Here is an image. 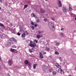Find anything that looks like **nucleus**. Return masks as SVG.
I'll list each match as a JSON object with an SVG mask.
<instances>
[{
    "mask_svg": "<svg viewBox=\"0 0 76 76\" xmlns=\"http://www.w3.org/2000/svg\"><path fill=\"white\" fill-rule=\"evenodd\" d=\"M48 25L49 28L53 32L55 30V27H54V24L52 22H49L48 24Z\"/></svg>",
    "mask_w": 76,
    "mask_h": 76,
    "instance_id": "f257e3e1",
    "label": "nucleus"
},
{
    "mask_svg": "<svg viewBox=\"0 0 76 76\" xmlns=\"http://www.w3.org/2000/svg\"><path fill=\"white\" fill-rule=\"evenodd\" d=\"M8 63L9 66H11L13 64V61L12 60L10 59L8 61Z\"/></svg>",
    "mask_w": 76,
    "mask_h": 76,
    "instance_id": "f03ea898",
    "label": "nucleus"
},
{
    "mask_svg": "<svg viewBox=\"0 0 76 76\" xmlns=\"http://www.w3.org/2000/svg\"><path fill=\"white\" fill-rule=\"evenodd\" d=\"M58 4L59 7H61L62 6V5L61 4V1H60L59 0L58 1Z\"/></svg>",
    "mask_w": 76,
    "mask_h": 76,
    "instance_id": "7ed1b4c3",
    "label": "nucleus"
},
{
    "mask_svg": "<svg viewBox=\"0 0 76 76\" xmlns=\"http://www.w3.org/2000/svg\"><path fill=\"white\" fill-rule=\"evenodd\" d=\"M10 40L11 42H17V41H16L14 38H10Z\"/></svg>",
    "mask_w": 76,
    "mask_h": 76,
    "instance_id": "20e7f679",
    "label": "nucleus"
},
{
    "mask_svg": "<svg viewBox=\"0 0 76 76\" xmlns=\"http://www.w3.org/2000/svg\"><path fill=\"white\" fill-rule=\"evenodd\" d=\"M63 12L66 13L67 12V8L65 7H63Z\"/></svg>",
    "mask_w": 76,
    "mask_h": 76,
    "instance_id": "39448f33",
    "label": "nucleus"
},
{
    "mask_svg": "<svg viewBox=\"0 0 76 76\" xmlns=\"http://www.w3.org/2000/svg\"><path fill=\"white\" fill-rule=\"evenodd\" d=\"M19 28L20 29V31L21 32H23V31H24V29L23 27H20Z\"/></svg>",
    "mask_w": 76,
    "mask_h": 76,
    "instance_id": "423d86ee",
    "label": "nucleus"
},
{
    "mask_svg": "<svg viewBox=\"0 0 76 76\" xmlns=\"http://www.w3.org/2000/svg\"><path fill=\"white\" fill-rule=\"evenodd\" d=\"M10 50L11 52H15L16 53H18V51L16 49L11 48Z\"/></svg>",
    "mask_w": 76,
    "mask_h": 76,
    "instance_id": "0eeeda50",
    "label": "nucleus"
},
{
    "mask_svg": "<svg viewBox=\"0 0 76 76\" xmlns=\"http://www.w3.org/2000/svg\"><path fill=\"white\" fill-rule=\"evenodd\" d=\"M40 12L41 13H45V10L42 9L41 8L40 10Z\"/></svg>",
    "mask_w": 76,
    "mask_h": 76,
    "instance_id": "6e6552de",
    "label": "nucleus"
},
{
    "mask_svg": "<svg viewBox=\"0 0 76 76\" xmlns=\"http://www.w3.org/2000/svg\"><path fill=\"white\" fill-rule=\"evenodd\" d=\"M10 45H11V43H10V42H8L7 43L6 46H7V47H10Z\"/></svg>",
    "mask_w": 76,
    "mask_h": 76,
    "instance_id": "1a4fd4ad",
    "label": "nucleus"
},
{
    "mask_svg": "<svg viewBox=\"0 0 76 76\" xmlns=\"http://www.w3.org/2000/svg\"><path fill=\"white\" fill-rule=\"evenodd\" d=\"M39 57L41 58L42 59L43 58V55L42 54V53H39Z\"/></svg>",
    "mask_w": 76,
    "mask_h": 76,
    "instance_id": "9d476101",
    "label": "nucleus"
},
{
    "mask_svg": "<svg viewBox=\"0 0 76 76\" xmlns=\"http://www.w3.org/2000/svg\"><path fill=\"white\" fill-rule=\"evenodd\" d=\"M36 37L37 39H39L41 37H42V36L41 35H37L36 36Z\"/></svg>",
    "mask_w": 76,
    "mask_h": 76,
    "instance_id": "9b49d317",
    "label": "nucleus"
},
{
    "mask_svg": "<svg viewBox=\"0 0 76 76\" xmlns=\"http://www.w3.org/2000/svg\"><path fill=\"white\" fill-rule=\"evenodd\" d=\"M46 67V66H45V65H43L42 66V70H44L45 69Z\"/></svg>",
    "mask_w": 76,
    "mask_h": 76,
    "instance_id": "f8f14e48",
    "label": "nucleus"
},
{
    "mask_svg": "<svg viewBox=\"0 0 76 76\" xmlns=\"http://www.w3.org/2000/svg\"><path fill=\"white\" fill-rule=\"evenodd\" d=\"M37 33L39 34H41V33L44 32V31H42L41 30H39L37 31Z\"/></svg>",
    "mask_w": 76,
    "mask_h": 76,
    "instance_id": "ddd939ff",
    "label": "nucleus"
},
{
    "mask_svg": "<svg viewBox=\"0 0 76 76\" xmlns=\"http://www.w3.org/2000/svg\"><path fill=\"white\" fill-rule=\"evenodd\" d=\"M37 66V64H34L33 66V69H35V68H36V67Z\"/></svg>",
    "mask_w": 76,
    "mask_h": 76,
    "instance_id": "4468645a",
    "label": "nucleus"
},
{
    "mask_svg": "<svg viewBox=\"0 0 76 76\" xmlns=\"http://www.w3.org/2000/svg\"><path fill=\"white\" fill-rule=\"evenodd\" d=\"M37 42H38V41L37 40H34L33 42V43L34 44H36Z\"/></svg>",
    "mask_w": 76,
    "mask_h": 76,
    "instance_id": "2eb2a0df",
    "label": "nucleus"
},
{
    "mask_svg": "<svg viewBox=\"0 0 76 76\" xmlns=\"http://www.w3.org/2000/svg\"><path fill=\"white\" fill-rule=\"evenodd\" d=\"M29 62H28V60H26L24 61V63L25 64H27Z\"/></svg>",
    "mask_w": 76,
    "mask_h": 76,
    "instance_id": "dca6fc26",
    "label": "nucleus"
},
{
    "mask_svg": "<svg viewBox=\"0 0 76 76\" xmlns=\"http://www.w3.org/2000/svg\"><path fill=\"white\" fill-rule=\"evenodd\" d=\"M60 37H63L64 36V34L61 33L59 34Z\"/></svg>",
    "mask_w": 76,
    "mask_h": 76,
    "instance_id": "f3484780",
    "label": "nucleus"
},
{
    "mask_svg": "<svg viewBox=\"0 0 76 76\" xmlns=\"http://www.w3.org/2000/svg\"><path fill=\"white\" fill-rule=\"evenodd\" d=\"M52 73L53 75H56V74H57V72H56V71H53L52 72Z\"/></svg>",
    "mask_w": 76,
    "mask_h": 76,
    "instance_id": "a211bd4d",
    "label": "nucleus"
},
{
    "mask_svg": "<svg viewBox=\"0 0 76 76\" xmlns=\"http://www.w3.org/2000/svg\"><path fill=\"white\" fill-rule=\"evenodd\" d=\"M0 26L2 27H5V26L3 24L0 23Z\"/></svg>",
    "mask_w": 76,
    "mask_h": 76,
    "instance_id": "6ab92c4d",
    "label": "nucleus"
},
{
    "mask_svg": "<svg viewBox=\"0 0 76 76\" xmlns=\"http://www.w3.org/2000/svg\"><path fill=\"white\" fill-rule=\"evenodd\" d=\"M24 34L26 35H28V32L27 31H25L24 33Z\"/></svg>",
    "mask_w": 76,
    "mask_h": 76,
    "instance_id": "aec40b11",
    "label": "nucleus"
},
{
    "mask_svg": "<svg viewBox=\"0 0 76 76\" xmlns=\"http://www.w3.org/2000/svg\"><path fill=\"white\" fill-rule=\"evenodd\" d=\"M49 70L50 72H53V69L52 68L49 69Z\"/></svg>",
    "mask_w": 76,
    "mask_h": 76,
    "instance_id": "412c9836",
    "label": "nucleus"
},
{
    "mask_svg": "<svg viewBox=\"0 0 76 76\" xmlns=\"http://www.w3.org/2000/svg\"><path fill=\"white\" fill-rule=\"evenodd\" d=\"M31 28L32 29V30L34 29V26L31 25Z\"/></svg>",
    "mask_w": 76,
    "mask_h": 76,
    "instance_id": "4be33fe9",
    "label": "nucleus"
},
{
    "mask_svg": "<svg viewBox=\"0 0 76 76\" xmlns=\"http://www.w3.org/2000/svg\"><path fill=\"white\" fill-rule=\"evenodd\" d=\"M46 50L47 51H50V49H49V48L47 47L46 48Z\"/></svg>",
    "mask_w": 76,
    "mask_h": 76,
    "instance_id": "5701e85b",
    "label": "nucleus"
},
{
    "mask_svg": "<svg viewBox=\"0 0 76 76\" xmlns=\"http://www.w3.org/2000/svg\"><path fill=\"white\" fill-rule=\"evenodd\" d=\"M26 35L25 34L23 33L21 35L22 37H25L26 36Z\"/></svg>",
    "mask_w": 76,
    "mask_h": 76,
    "instance_id": "b1692460",
    "label": "nucleus"
},
{
    "mask_svg": "<svg viewBox=\"0 0 76 76\" xmlns=\"http://www.w3.org/2000/svg\"><path fill=\"white\" fill-rule=\"evenodd\" d=\"M35 48L34 47L32 48L31 49V50H32V52H34V51H35Z\"/></svg>",
    "mask_w": 76,
    "mask_h": 76,
    "instance_id": "393cba45",
    "label": "nucleus"
},
{
    "mask_svg": "<svg viewBox=\"0 0 76 76\" xmlns=\"http://www.w3.org/2000/svg\"><path fill=\"white\" fill-rule=\"evenodd\" d=\"M62 69H59L58 70V72L59 73H60L61 72V71Z\"/></svg>",
    "mask_w": 76,
    "mask_h": 76,
    "instance_id": "a878e982",
    "label": "nucleus"
},
{
    "mask_svg": "<svg viewBox=\"0 0 76 76\" xmlns=\"http://www.w3.org/2000/svg\"><path fill=\"white\" fill-rule=\"evenodd\" d=\"M35 15V14L34 13H32L31 14V16H34Z\"/></svg>",
    "mask_w": 76,
    "mask_h": 76,
    "instance_id": "bb28decb",
    "label": "nucleus"
},
{
    "mask_svg": "<svg viewBox=\"0 0 76 76\" xmlns=\"http://www.w3.org/2000/svg\"><path fill=\"white\" fill-rule=\"evenodd\" d=\"M44 21H45V22H47V20H48V19L47 18H45L44 19H43Z\"/></svg>",
    "mask_w": 76,
    "mask_h": 76,
    "instance_id": "cd10ccee",
    "label": "nucleus"
},
{
    "mask_svg": "<svg viewBox=\"0 0 76 76\" xmlns=\"http://www.w3.org/2000/svg\"><path fill=\"white\" fill-rule=\"evenodd\" d=\"M29 51L30 53H32L33 51L32 50V49H29Z\"/></svg>",
    "mask_w": 76,
    "mask_h": 76,
    "instance_id": "c85d7f7f",
    "label": "nucleus"
},
{
    "mask_svg": "<svg viewBox=\"0 0 76 76\" xmlns=\"http://www.w3.org/2000/svg\"><path fill=\"white\" fill-rule=\"evenodd\" d=\"M30 46L31 47H33L34 46V44H31L30 45Z\"/></svg>",
    "mask_w": 76,
    "mask_h": 76,
    "instance_id": "c756f323",
    "label": "nucleus"
},
{
    "mask_svg": "<svg viewBox=\"0 0 76 76\" xmlns=\"http://www.w3.org/2000/svg\"><path fill=\"white\" fill-rule=\"evenodd\" d=\"M26 7H28V5H25L24 7V9H25Z\"/></svg>",
    "mask_w": 76,
    "mask_h": 76,
    "instance_id": "7c9ffc66",
    "label": "nucleus"
},
{
    "mask_svg": "<svg viewBox=\"0 0 76 76\" xmlns=\"http://www.w3.org/2000/svg\"><path fill=\"white\" fill-rule=\"evenodd\" d=\"M55 53V54H57V55H58L59 54V53L57 52H56Z\"/></svg>",
    "mask_w": 76,
    "mask_h": 76,
    "instance_id": "2f4dec72",
    "label": "nucleus"
},
{
    "mask_svg": "<svg viewBox=\"0 0 76 76\" xmlns=\"http://www.w3.org/2000/svg\"><path fill=\"white\" fill-rule=\"evenodd\" d=\"M60 73L62 74L63 73H64V71H63V70H62V69L61 71V72H60Z\"/></svg>",
    "mask_w": 76,
    "mask_h": 76,
    "instance_id": "473e14b6",
    "label": "nucleus"
},
{
    "mask_svg": "<svg viewBox=\"0 0 76 76\" xmlns=\"http://www.w3.org/2000/svg\"><path fill=\"white\" fill-rule=\"evenodd\" d=\"M69 9L70 11H72V8L71 7H69Z\"/></svg>",
    "mask_w": 76,
    "mask_h": 76,
    "instance_id": "72a5a7b5",
    "label": "nucleus"
},
{
    "mask_svg": "<svg viewBox=\"0 0 76 76\" xmlns=\"http://www.w3.org/2000/svg\"><path fill=\"white\" fill-rule=\"evenodd\" d=\"M31 25H34V23L33 22L31 21Z\"/></svg>",
    "mask_w": 76,
    "mask_h": 76,
    "instance_id": "f704fd0d",
    "label": "nucleus"
},
{
    "mask_svg": "<svg viewBox=\"0 0 76 76\" xmlns=\"http://www.w3.org/2000/svg\"><path fill=\"white\" fill-rule=\"evenodd\" d=\"M12 48H16V46H15L13 45V46H12Z\"/></svg>",
    "mask_w": 76,
    "mask_h": 76,
    "instance_id": "c9c22d12",
    "label": "nucleus"
},
{
    "mask_svg": "<svg viewBox=\"0 0 76 76\" xmlns=\"http://www.w3.org/2000/svg\"><path fill=\"white\" fill-rule=\"evenodd\" d=\"M60 45V43H59V42H57L56 44V46H58V45Z\"/></svg>",
    "mask_w": 76,
    "mask_h": 76,
    "instance_id": "e433bc0d",
    "label": "nucleus"
},
{
    "mask_svg": "<svg viewBox=\"0 0 76 76\" xmlns=\"http://www.w3.org/2000/svg\"><path fill=\"white\" fill-rule=\"evenodd\" d=\"M26 41H27V42H29V41H30V43H31V41H30V40H29V39H27L26 40Z\"/></svg>",
    "mask_w": 76,
    "mask_h": 76,
    "instance_id": "4c0bfd02",
    "label": "nucleus"
},
{
    "mask_svg": "<svg viewBox=\"0 0 76 76\" xmlns=\"http://www.w3.org/2000/svg\"><path fill=\"white\" fill-rule=\"evenodd\" d=\"M7 5H8V4H7V3L6 2L5 3V6H6V7H7Z\"/></svg>",
    "mask_w": 76,
    "mask_h": 76,
    "instance_id": "58836bf2",
    "label": "nucleus"
},
{
    "mask_svg": "<svg viewBox=\"0 0 76 76\" xmlns=\"http://www.w3.org/2000/svg\"><path fill=\"white\" fill-rule=\"evenodd\" d=\"M57 68H59L60 69V68H61V66H60L59 65L58 66H57Z\"/></svg>",
    "mask_w": 76,
    "mask_h": 76,
    "instance_id": "ea45409f",
    "label": "nucleus"
},
{
    "mask_svg": "<svg viewBox=\"0 0 76 76\" xmlns=\"http://www.w3.org/2000/svg\"><path fill=\"white\" fill-rule=\"evenodd\" d=\"M59 65L58 64H57V63H56V64H55V66H56V67H57V66H58Z\"/></svg>",
    "mask_w": 76,
    "mask_h": 76,
    "instance_id": "a19ab883",
    "label": "nucleus"
},
{
    "mask_svg": "<svg viewBox=\"0 0 76 76\" xmlns=\"http://www.w3.org/2000/svg\"><path fill=\"white\" fill-rule=\"evenodd\" d=\"M17 35L19 36V35H20V33H19V32H18L17 33Z\"/></svg>",
    "mask_w": 76,
    "mask_h": 76,
    "instance_id": "79ce46f5",
    "label": "nucleus"
},
{
    "mask_svg": "<svg viewBox=\"0 0 76 76\" xmlns=\"http://www.w3.org/2000/svg\"><path fill=\"white\" fill-rule=\"evenodd\" d=\"M59 59L61 61L62 60V59H61V57H59Z\"/></svg>",
    "mask_w": 76,
    "mask_h": 76,
    "instance_id": "37998d69",
    "label": "nucleus"
},
{
    "mask_svg": "<svg viewBox=\"0 0 76 76\" xmlns=\"http://www.w3.org/2000/svg\"><path fill=\"white\" fill-rule=\"evenodd\" d=\"M52 19L53 20H55V18H52Z\"/></svg>",
    "mask_w": 76,
    "mask_h": 76,
    "instance_id": "c03bdc74",
    "label": "nucleus"
},
{
    "mask_svg": "<svg viewBox=\"0 0 76 76\" xmlns=\"http://www.w3.org/2000/svg\"><path fill=\"white\" fill-rule=\"evenodd\" d=\"M61 31H64V28H61Z\"/></svg>",
    "mask_w": 76,
    "mask_h": 76,
    "instance_id": "a18cd8bd",
    "label": "nucleus"
},
{
    "mask_svg": "<svg viewBox=\"0 0 76 76\" xmlns=\"http://www.w3.org/2000/svg\"><path fill=\"white\" fill-rule=\"evenodd\" d=\"M37 26H38V25H37V24H34V26L35 27H37Z\"/></svg>",
    "mask_w": 76,
    "mask_h": 76,
    "instance_id": "49530a36",
    "label": "nucleus"
},
{
    "mask_svg": "<svg viewBox=\"0 0 76 76\" xmlns=\"http://www.w3.org/2000/svg\"><path fill=\"white\" fill-rule=\"evenodd\" d=\"M0 37H1V39H2V37H3V34H0Z\"/></svg>",
    "mask_w": 76,
    "mask_h": 76,
    "instance_id": "de8ad7c7",
    "label": "nucleus"
},
{
    "mask_svg": "<svg viewBox=\"0 0 76 76\" xmlns=\"http://www.w3.org/2000/svg\"><path fill=\"white\" fill-rule=\"evenodd\" d=\"M34 18H37V17L35 15H34Z\"/></svg>",
    "mask_w": 76,
    "mask_h": 76,
    "instance_id": "09e8293b",
    "label": "nucleus"
},
{
    "mask_svg": "<svg viewBox=\"0 0 76 76\" xmlns=\"http://www.w3.org/2000/svg\"><path fill=\"white\" fill-rule=\"evenodd\" d=\"M37 47V45H34V46L33 47Z\"/></svg>",
    "mask_w": 76,
    "mask_h": 76,
    "instance_id": "8fccbe9b",
    "label": "nucleus"
},
{
    "mask_svg": "<svg viewBox=\"0 0 76 76\" xmlns=\"http://www.w3.org/2000/svg\"><path fill=\"white\" fill-rule=\"evenodd\" d=\"M10 26H12V24H10Z\"/></svg>",
    "mask_w": 76,
    "mask_h": 76,
    "instance_id": "3c124183",
    "label": "nucleus"
},
{
    "mask_svg": "<svg viewBox=\"0 0 76 76\" xmlns=\"http://www.w3.org/2000/svg\"><path fill=\"white\" fill-rule=\"evenodd\" d=\"M70 6H71V5L70 4H69V7H70Z\"/></svg>",
    "mask_w": 76,
    "mask_h": 76,
    "instance_id": "603ef678",
    "label": "nucleus"
},
{
    "mask_svg": "<svg viewBox=\"0 0 76 76\" xmlns=\"http://www.w3.org/2000/svg\"><path fill=\"white\" fill-rule=\"evenodd\" d=\"M0 2L1 3H2V0H0Z\"/></svg>",
    "mask_w": 76,
    "mask_h": 76,
    "instance_id": "864d4df0",
    "label": "nucleus"
},
{
    "mask_svg": "<svg viewBox=\"0 0 76 76\" xmlns=\"http://www.w3.org/2000/svg\"><path fill=\"white\" fill-rule=\"evenodd\" d=\"M43 52L44 53H43L44 54H46V52Z\"/></svg>",
    "mask_w": 76,
    "mask_h": 76,
    "instance_id": "5fc2aeb1",
    "label": "nucleus"
},
{
    "mask_svg": "<svg viewBox=\"0 0 76 76\" xmlns=\"http://www.w3.org/2000/svg\"><path fill=\"white\" fill-rule=\"evenodd\" d=\"M49 58H51V56H49Z\"/></svg>",
    "mask_w": 76,
    "mask_h": 76,
    "instance_id": "6e6d98bb",
    "label": "nucleus"
},
{
    "mask_svg": "<svg viewBox=\"0 0 76 76\" xmlns=\"http://www.w3.org/2000/svg\"><path fill=\"white\" fill-rule=\"evenodd\" d=\"M74 69L75 70V71H76V67H75Z\"/></svg>",
    "mask_w": 76,
    "mask_h": 76,
    "instance_id": "4d7b16f0",
    "label": "nucleus"
},
{
    "mask_svg": "<svg viewBox=\"0 0 76 76\" xmlns=\"http://www.w3.org/2000/svg\"><path fill=\"white\" fill-rule=\"evenodd\" d=\"M1 7H0V10H1Z\"/></svg>",
    "mask_w": 76,
    "mask_h": 76,
    "instance_id": "13d9d810",
    "label": "nucleus"
},
{
    "mask_svg": "<svg viewBox=\"0 0 76 76\" xmlns=\"http://www.w3.org/2000/svg\"><path fill=\"white\" fill-rule=\"evenodd\" d=\"M68 76H72L71 75H69Z\"/></svg>",
    "mask_w": 76,
    "mask_h": 76,
    "instance_id": "bf43d9fd",
    "label": "nucleus"
},
{
    "mask_svg": "<svg viewBox=\"0 0 76 76\" xmlns=\"http://www.w3.org/2000/svg\"><path fill=\"white\" fill-rule=\"evenodd\" d=\"M75 20H76V17L75 18Z\"/></svg>",
    "mask_w": 76,
    "mask_h": 76,
    "instance_id": "052dcab7",
    "label": "nucleus"
},
{
    "mask_svg": "<svg viewBox=\"0 0 76 76\" xmlns=\"http://www.w3.org/2000/svg\"><path fill=\"white\" fill-rule=\"evenodd\" d=\"M45 1H48V0H45Z\"/></svg>",
    "mask_w": 76,
    "mask_h": 76,
    "instance_id": "680f3d73",
    "label": "nucleus"
},
{
    "mask_svg": "<svg viewBox=\"0 0 76 76\" xmlns=\"http://www.w3.org/2000/svg\"><path fill=\"white\" fill-rule=\"evenodd\" d=\"M9 4H11L10 3H9Z\"/></svg>",
    "mask_w": 76,
    "mask_h": 76,
    "instance_id": "e2e57ef3",
    "label": "nucleus"
},
{
    "mask_svg": "<svg viewBox=\"0 0 76 76\" xmlns=\"http://www.w3.org/2000/svg\"><path fill=\"white\" fill-rule=\"evenodd\" d=\"M56 8V9H58V8H57H57Z\"/></svg>",
    "mask_w": 76,
    "mask_h": 76,
    "instance_id": "0e129e2a",
    "label": "nucleus"
},
{
    "mask_svg": "<svg viewBox=\"0 0 76 76\" xmlns=\"http://www.w3.org/2000/svg\"><path fill=\"white\" fill-rule=\"evenodd\" d=\"M49 41H50V40H49Z\"/></svg>",
    "mask_w": 76,
    "mask_h": 76,
    "instance_id": "69168bd1",
    "label": "nucleus"
},
{
    "mask_svg": "<svg viewBox=\"0 0 76 76\" xmlns=\"http://www.w3.org/2000/svg\"><path fill=\"white\" fill-rule=\"evenodd\" d=\"M73 8H75V7H73Z\"/></svg>",
    "mask_w": 76,
    "mask_h": 76,
    "instance_id": "338daca9",
    "label": "nucleus"
},
{
    "mask_svg": "<svg viewBox=\"0 0 76 76\" xmlns=\"http://www.w3.org/2000/svg\"><path fill=\"white\" fill-rule=\"evenodd\" d=\"M46 15H47V14H46Z\"/></svg>",
    "mask_w": 76,
    "mask_h": 76,
    "instance_id": "774afa93",
    "label": "nucleus"
}]
</instances>
